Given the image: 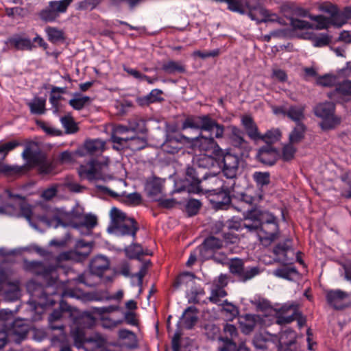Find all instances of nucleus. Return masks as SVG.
I'll return each instance as SVG.
<instances>
[{"mask_svg": "<svg viewBox=\"0 0 351 351\" xmlns=\"http://www.w3.org/2000/svg\"><path fill=\"white\" fill-rule=\"evenodd\" d=\"M25 267L27 271L36 276H42L47 281L50 280L45 287L34 280H30L27 284V289L31 295L29 304L33 311H36L38 306L44 309L47 306H53L56 303L53 297L57 295H60L62 298L80 297L79 291L73 289H66L62 293H58L54 287L56 284L54 267H47L38 261H30L25 263Z\"/></svg>", "mask_w": 351, "mask_h": 351, "instance_id": "f257e3e1", "label": "nucleus"}, {"mask_svg": "<svg viewBox=\"0 0 351 351\" xmlns=\"http://www.w3.org/2000/svg\"><path fill=\"white\" fill-rule=\"evenodd\" d=\"M230 229L239 230L244 228L248 232L256 233L261 242L269 245L275 241L279 235L280 228L278 218L272 213L252 208L245 212L242 223L228 226Z\"/></svg>", "mask_w": 351, "mask_h": 351, "instance_id": "f03ea898", "label": "nucleus"}, {"mask_svg": "<svg viewBox=\"0 0 351 351\" xmlns=\"http://www.w3.org/2000/svg\"><path fill=\"white\" fill-rule=\"evenodd\" d=\"M110 217L108 232L117 236H131L133 241L136 240L139 228L134 219L128 217L125 213L116 207L110 210Z\"/></svg>", "mask_w": 351, "mask_h": 351, "instance_id": "7ed1b4c3", "label": "nucleus"}, {"mask_svg": "<svg viewBox=\"0 0 351 351\" xmlns=\"http://www.w3.org/2000/svg\"><path fill=\"white\" fill-rule=\"evenodd\" d=\"M80 178L89 182L96 180L106 181L111 178L109 171L108 159H91L85 164L80 165L77 169Z\"/></svg>", "mask_w": 351, "mask_h": 351, "instance_id": "20e7f679", "label": "nucleus"}, {"mask_svg": "<svg viewBox=\"0 0 351 351\" xmlns=\"http://www.w3.org/2000/svg\"><path fill=\"white\" fill-rule=\"evenodd\" d=\"M80 178L89 182L96 180L106 181L111 178L109 171L108 159H91L85 164L80 165L77 169Z\"/></svg>", "mask_w": 351, "mask_h": 351, "instance_id": "39448f33", "label": "nucleus"}, {"mask_svg": "<svg viewBox=\"0 0 351 351\" xmlns=\"http://www.w3.org/2000/svg\"><path fill=\"white\" fill-rule=\"evenodd\" d=\"M128 131H132L142 134L146 133V121L140 117L132 118L128 121V126L119 125L117 128L115 132L122 134ZM112 140L114 143L122 145L123 142H127L129 138L120 137L117 136V134H114L112 136ZM130 140L132 141V145L136 144L137 145L135 147L136 149H141L144 148L147 143L146 141L142 138L132 137Z\"/></svg>", "mask_w": 351, "mask_h": 351, "instance_id": "423d86ee", "label": "nucleus"}, {"mask_svg": "<svg viewBox=\"0 0 351 351\" xmlns=\"http://www.w3.org/2000/svg\"><path fill=\"white\" fill-rule=\"evenodd\" d=\"M83 219L81 225L88 229L95 228L97 224V218L95 215L91 214H86L82 215V214H77L74 211L66 213H62L58 216L53 217L49 221V226L57 228L60 226H71L76 227L73 220L75 219Z\"/></svg>", "mask_w": 351, "mask_h": 351, "instance_id": "0eeeda50", "label": "nucleus"}, {"mask_svg": "<svg viewBox=\"0 0 351 351\" xmlns=\"http://www.w3.org/2000/svg\"><path fill=\"white\" fill-rule=\"evenodd\" d=\"M193 143V145L198 147L200 151H204L210 153L213 155V156H204L200 160L202 162H206V164L213 165L215 162L214 157L220 158L222 156V149L215 141L213 137H206L201 135L195 138Z\"/></svg>", "mask_w": 351, "mask_h": 351, "instance_id": "6e6552de", "label": "nucleus"}, {"mask_svg": "<svg viewBox=\"0 0 351 351\" xmlns=\"http://www.w3.org/2000/svg\"><path fill=\"white\" fill-rule=\"evenodd\" d=\"M328 305L335 311H344L351 308V291L340 289H327L324 291Z\"/></svg>", "mask_w": 351, "mask_h": 351, "instance_id": "1a4fd4ad", "label": "nucleus"}, {"mask_svg": "<svg viewBox=\"0 0 351 351\" xmlns=\"http://www.w3.org/2000/svg\"><path fill=\"white\" fill-rule=\"evenodd\" d=\"M73 1H51L49 2L48 6L39 12L38 16L45 23H52L60 16L61 13L66 12Z\"/></svg>", "mask_w": 351, "mask_h": 351, "instance_id": "9d476101", "label": "nucleus"}, {"mask_svg": "<svg viewBox=\"0 0 351 351\" xmlns=\"http://www.w3.org/2000/svg\"><path fill=\"white\" fill-rule=\"evenodd\" d=\"M335 104L333 102H325L319 104L314 109L315 114L322 119L320 127L324 130L333 128L339 121L333 117Z\"/></svg>", "mask_w": 351, "mask_h": 351, "instance_id": "9b49d317", "label": "nucleus"}, {"mask_svg": "<svg viewBox=\"0 0 351 351\" xmlns=\"http://www.w3.org/2000/svg\"><path fill=\"white\" fill-rule=\"evenodd\" d=\"M91 250V245L84 241L80 240L75 245L74 250H70L60 253L56 258L57 263H60L63 261H74L80 262L86 258L90 254Z\"/></svg>", "mask_w": 351, "mask_h": 351, "instance_id": "f8f14e48", "label": "nucleus"}, {"mask_svg": "<svg viewBox=\"0 0 351 351\" xmlns=\"http://www.w3.org/2000/svg\"><path fill=\"white\" fill-rule=\"evenodd\" d=\"M105 339L100 336L85 338L81 332L74 335V344L77 348H83L86 351H98L105 346Z\"/></svg>", "mask_w": 351, "mask_h": 351, "instance_id": "ddd939ff", "label": "nucleus"}, {"mask_svg": "<svg viewBox=\"0 0 351 351\" xmlns=\"http://www.w3.org/2000/svg\"><path fill=\"white\" fill-rule=\"evenodd\" d=\"M189 138L180 133L169 132L166 135V138L162 147V149L169 154H176L186 143H189Z\"/></svg>", "mask_w": 351, "mask_h": 351, "instance_id": "4468645a", "label": "nucleus"}, {"mask_svg": "<svg viewBox=\"0 0 351 351\" xmlns=\"http://www.w3.org/2000/svg\"><path fill=\"white\" fill-rule=\"evenodd\" d=\"M235 185L234 180H228L226 184L219 188L217 191H212L208 194V197L212 203L219 206L228 205L231 202V193L234 190Z\"/></svg>", "mask_w": 351, "mask_h": 351, "instance_id": "2eb2a0df", "label": "nucleus"}, {"mask_svg": "<svg viewBox=\"0 0 351 351\" xmlns=\"http://www.w3.org/2000/svg\"><path fill=\"white\" fill-rule=\"evenodd\" d=\"M223 247V241L213 236L206 238L198 247V251L203 259L211 258L214 254Z\"/></svg>", "mask_w": 351, "mask_h": 351, "instance_id": "dca6fc26", "label": "nucleus"}, {"mask_svg": "<svg viewBox=\"0 0 351 351\" xmlns=\"http://www.w3.org/2000/svg\"><path fill=\"white\" fill-rule=\"evenodd\" d=\"M5 44L9 49L16 51H32L36 47L30 38L19 34H15L8 38Z\"/></svg>", "mask_w": 351, "mask_h": 351, "instance_id": "f3484780", "label": "nucleus"}, {"mask_svg": "<svg viewBox=\"0 0 351 351\" xmlns=\"http://www.w3.org/2000/svg\"><path fill=\"white\" fill-rule=\"evenodd\" d=\"M223 173L228 180H234L239 169V158L237 156L230 153L223 154Z\"/></svg>", "mask_w": 351, "mask_h": 351, "instance_id": "a211bd4d", "label": "nucleus"}, {"mask_svg": "<svg viewBox=\"0 0 351 351\" xmlns=\"http://www.w3.org/2000/svg\"><path fill=\"white\" fill-rule=\"evenodd\" d=\"M326 11L330 14V25L338 27L346 23L351 17V10L348 8H345L343 11H339L336 6L331 5Z\"/></svg>", "mask_w": 351, "mask_h": 351, "instance_id": "6ab92c4d", "label": "nucleus"}, {"mask_svg": "<svg viewBox=\"0 0 351 351\" xmlns=\"http://www.w3.org/2000/svg\"><path fill=\"white\" fill-rule=\"evenodd\" d=\"M228 180H223L219 174L205 173L202 177L203 184L201 185L202 191H205L206 193L217 191L226 184Z\"/></svg>", "mask_w": 351, "mask_h": 351, "instance_id": "aec40b11", "label": "nucleus"}, {"mask_svg": "<svg viewBox=\"0 0 351 351\" xmlns=\"http://www.w3.org/2000/svg\"><path fill=\"white\" fill-rule=\"evenodd\" d=\"M19 292V285L17 281L11 282L3 274L0 275V295L13 300L18 298Z\"/></svg>", "mask_w": 351, "mask_h": 351, "instance_id": "412c9836", "label": "nucleus"}, {"mask_svg": "<svg viewBox=\"0 0 351 351\" xmlns=\"http://www.w3.org/2000/svg\"><path fill=\"white\" fill-rule=\"evenodd\" d=\"M279 156V152L275 147L271 145H266L259 149L256 158L263 164L273 165L278 159Z\"/></svg>", "mask_w": 351, "mask_h": 351, "instance_id": "4be33fe9", "label": "nucleus"}, {"mask_svg": "<svg viewBox=\"0 0 351 351\" xmlns=\"http://www.w3.org/2000/svg\"><path fill=\"white\" fill-rule=\"evenodd\" d=\"M199 172L193 167H188L186 171L185 180L188 183L187 191L189 193H199L202 191L201 182L202 178L199 177Z\"/></svg>", "mask_w": 351, "mask_h": 351, "instance_id": "5701e85b", "label": "nucleus"}, {"mask_svg": "<svg viewBox=\"0 0 351 351\" xmlns=\"http://www.w3.org/2000/svg\"><path fill=\"white\" fill-rule=\"evenodd\" d=\"M71 307L64 303L62 301L60 302V309L54 310L49 317V324L51 330H61L64 328L62 323L61 319L63 316L64 312H71Z\"/></svg>", "mask_w": 351, "mask_h": 351, "instance_id": "b1692460", "label": "nucleus"}, {"mask_svg": "<svg viewBox=\"0 0 351 351\" xmlns=\"http://www.w3.org/2000/svg\"><path fill=\"white\" fill-rule=\"evenodd\" d=\"M348 96H351V81L349 80L338 82L335 90L328 93V97L336 102H342Z\"/></svg>", "mask_w": 351, "mask_h": 351, "instance_id": "393cba45", "label": "nucleus"}, {"mask_svg": "<svg viewBox=\"0 0 351 351\" xmlns=\"http://www.w3.org/2000/svg\"><path fill=\"white\" fill-rule=\"evenodd\" d=\"M230 140L232 145L239 149L242 155L250 150L249 143L243 138V132L236 126H231Z\"/></svg>", "mask_w": 351, "mask_h": 351, "instance_id": "a878e982", "label": "nucleus"}, {"mask_svg": "<svg viewBox=\"0 0 351 351\" xmlns=\"http://www.w3.org/2000/svg\"><path fill=\"white\" fill-rule=\"evenodd\" d=\"M43 153L38 144L34 141H29L26 143L22 156L27 162L31 165L34 162L41 160Z\"/></svg>", "mask_w": 351, "mask_h": 351, "instance_id": "bb28decb", "label": "nucleus"}, {"mask_svg": "<svg viewBox=\"0 0 351 351\" xmlns=\"http://www.w3.org/2000/svg\"><path fill=\"white\" fill-rule=\"evenodd\" d=\"M298 314L291 306H282L276 311V323L279 325L289 324L294 321Z\"/></svg>", "mask_w": 351, "mask_h": 351, "instance_id": "cd10ccee", "label": "nucleus"}, {"mask_svg": "<svg viewBox=\"0 0 351 351\" xmlns=\"http://www.w3.org/2000/svg\"><path fill=\"white\" fill-rule=\"evenodd\" d=\"M279 110L282 114L287 116L296 124L302 123L305 118L304 107L302 106H290L288 108H280Z\"/></svg>", "mask_w": 351, "mask_h": 351, "instance_id": "c85d7f7f", "label": "nucleus"}, {"mask_svg": "<svg viewBox=\"0 0 351 351\" xmlns=\"http://www.w3.org/2000/svg\"><path fill=\"white\" fill-rule=\"evenodd\" d=\"M110 261L104 256H97L90 262V269L93 274L97 276L102 274L109 269Z\"/></svg>", "mask_w": 351, "mask_h": 351, "instance_id": "c756f323", "label": "nucleus"}, {"mask_svg": "<svg viewBox=\"0 0 351 351\" xmlns=\"http://www.w3.org/2000/svg\"><path fill=\"white\" fill-rule=\"evenodd\" d=\"M208 114L197 117H188L183 121L181 130H184L188 128H192L204 130V123L208 121Z\"/></svg>", "mask_w": 351, "mask_h": 351, "instance_id": "7c9ffc66", "label": "nucleus"}, {"mask_svg": "<svg viewBox=\"0 0 351 351\" xmlns=\"http://www.w3.org/2000/svg\"><path fill=\"white\" fill-rule=\"evenodd\" d=\"M241 123L247 136L254 141L260 140L261 134L258 127L252 117L245 115L241 118Z\"/></svg>", "mask_w": 351, "mask_h": 351, "instance_id": "2f4dec72", "label": "nucleus"}, {"mask_svg": "<svg viewBox=\"0 0 351 351\" xmlns=\"http://www.w3.org/2000/svg\"><path fill=\"white\" fill-rule=\"evenodd\" d=\"M274 339L276 346L295 343L297 342V333L295 330L287 328L280 332L279 337L274 335Z\"/></svg>", "mask_w": 351, "mask_h": 351, "instance_id": "473e14b6", "label": "nucleus"}, {"mask_svg": "<svg viewBox=\"0 0 351 351\" xmlns=\"http://www.w3.org/2000/svg\"><path fill=\"white\" fill-rule=\"evenodd\" d=\"M204 131L209 132L216 138H221L223 137L225 128L222 124H219L217 121L211 118L209 115L208 121L204 123Z\"/></svg>", "mask_w": 351, "mask_h": 351, "instance_id": "72a5a7b5", "label": "nucleus"}, {"mask_svg": "<svg viewBox=\"0 0 351 351\" xmlns=\"http://www.w3.org/2000/svg\"><path fill=\"white\" fill-rule=\"evenodd\" d=\"M274 335L268 332L256 334L253 339V344L256 348L267 349L270 343L275 344Z\"/></svg>", "mask_w": 351, "mask_h": 351, "instance_id": "f704fd0d", "label": "nucleus"}, {"mask_svg": "<svg viewBox=\"0 0 351 351\" xmlns=\"http://www.w3.org/2000/svg\"><path fill=\"white\" fill-rule=\"evenodd\" d=\"M306 130V126L304 123H297L289 135V141L293 144L300 143L304 139Z\"/></svg>", "mask_w": 351, "mask_h": 351, "instance_id": "c9c22d12", "label": "nucleus"}, {"mask_svg": "<svg viewBox=\"0 0 351 351\" xmlns=\"http://www.w3.org/2000/svg\"><path fill=\"white\" fill-rule=\"evenodd\" d=\"M146 189L149 196L155 201L162 193L163 182L159 178H154L147 184Z\"/></svg>", "mask_w": 351, "mask_h": 351, "instance_id": "e433bc0d", "label": "nucleus"}, {"mask_svg": "<svg viewBox=\"0 0 351 351\" xmlns=\"http://www.w3.org/2000/svg\"><path fill=\"white\" fill-rule=\"evenodd\" d=\"M84 149L90 155L101 154L105 149V143L99 139H90L85 141Z\"/></svg>", "mask_w": 351, "mask_h": 351, "instance_id": "4c0bfd02", "label": "nucleus"}, {"mask_svg": "<svg viewBox=\"0 0 351 351\" xmlns=\"http://www.w3.org/2000/svg\"><path fill=\"white\" fill-rule=\"evenodd\" d=\"M30 166L38 167V171L41 174H49L51 173L55 168L53 161L49 160L45 154L42 155L41 160L34 162Z\"/></svg>", "mask_w": 351, "mask_h": 351, "instance_id": "58836bf2", "label": "nucleus"}, {"mask_svg": "<svg viewBox=\"0 0 351 351\" xmlns=\"http://www.w3.org/2000/svg\"><path fill=\"white\" fill-rule=\"evenodd\" d=\"M32 114H43L46 112V99L43 97H34L33 99L27 103Z\"/></svg>", "mask_w": 351, "mask_h": 351, "instance_id": "ea45409f", "label": "nucleus"}, {"mask_svg": "<svg viewBox=\"0 0 351 351\" xmlns=\"http://www.w3.org/2000/svg\"><path fill=\"white\" fill-rule=\"evenodd\" d=\"M162 70L167 74L184 73L186 66L182 62L169 60L162 64Z\"/></svg>", "mask_w": 351, "mask_h": 351, "instance_id": "a19ab883", "label": "nucleus"}, {"mask_svg": "<svg viewBox=\"0 0 351 351\" xmlns=\"http://www.w3.org/2000/svg\"><path fill=\"white\" fill-rule=\"evenodd\" d=\"M197 313V309L195 306H189L185 310L183 323L186 328L191 329L195 325L198 319Z\"/></svg>", "mask_w": 351, "mask_h": 351, "instance_id": "79ce46f5", "label": "nucleus"}, {"mask_svg": "<svg viewBox=\"0 0 351 351\" xmlns=\"http://www.w3.org/2000/svg\"><path fill=\"white\" fill-rule=\"evenodd\" d=\"M48 40L52 43L63 42L65 40L64 33L57 27L47 26L45 29Z\"/></svg>", "mask_w": 351, "mask_h": 351, "instance_id": "37998d69", "label": "nucleus"}, {"mask_svg": "<svg viewBox=\"0 0 351 351\" xmlns=\"http://www.w3.org/2000/svg\"><path fill=\"white\" fill-rule=\"evenodd\" d=\"M92 99L88 96H82L79 95V97H75L69 100V104L76 110H82L86 106L90 104Z\"/></svg>", "mask_w": 351, "mask_h": 351, "instance_id": "c03bdc74", "label": "nucleus"}, {"mask_svg": "<svg viewBox=\"0 0 351 351\" xmlns=\"http://www.w3.org/2000/svg\"><path fill=\"white\" fill-rule=\"evenodd\" d=\"M118 336L121 339L128 340V347L130 348H136L138 346V341L136 335L134 332L127 329H121L118 332Z\"/></svg>", "mask_w": 351, "mask_h": 351, "instance_id": "a18cd8bd", "label": "nucleus"}, {"mask_svg": "<svg viewBox=\"0 0 351 351\" xmlns=\"http://www.w3.org/2000/svg\"><path fill=\"white\" fill-rule=\"evenodd\" d=\"M257 317L252 315H246L243 321L240 322L241 330L245 334L250 333L255 328Z\"/></svg>", "mask_w": 351, "mask_h": 351, "instance_id": "49530a36", "label": "nucleus"}, {"mask_svg": "<svg viewBox=\"0 0 351 351\" xmlns=\"http://www.w3.org/2000/svg\"><path fill=\"white\" fill-rule=\"evenodd\" d=\"M60 121L66 134H74L79 130L77 123L71 115L62 117Z\"/></svg>", "mask_w": 351, "mask_h": 351, "instance_id": "de8ad7c7", "label": "nucleus"}, {"mask_svg": "<svg viewBox=\"0 0 351 351\" xmlns=\"http://www.w3.org/2000/svg\"><path fill=\"white\" fill-rule=\"evenodd\" d=\"M274 274L278 277L293 280L298 272L295 267H281L274 270Z\"/></svg>", "mask_w": 351, "mask_h": 351, "instance_id": "09e8293b", "label": "nucleus"}, {"mask_svg": "<svg viewBox=\"0 0 351 351\" xmlns=\"http://www.w3.org/2000/svg\"><path fill=\"white\" fill-rule=\"evenodd\" d=\"M282 134L279 129H271L268 130L264 135L261 134L260 140L265 141L267 145H271L281 138Z\"/></svg>", "mask_w": 351, "mask_h": 351, "instance_id": "8fccbe9b", "label": "nucleus"}, {"mask_svg": "<svg viewBox=\"0 0 351 351\" xmlns=\"http://www.w3.org/2000/svg\"><path fill=\"white\" fill-rule=\"evenodd\" d=\"M246 6L249 11L248 15L252 20L256 19L254 12H259L265 14V10L261 6L259 0H247Z\"/></svg>", "mask_w": 351, "mask_h": 351, "instance_id": "3c124183", "label": "nucleus"}, {"mask_svg": "<svg viewBox=\"0 0 351 351\" xmlns=\"http://www.w3.org/2000/svg\"><path fill=\"white\" fill-rule=\"evenodd\" d=\"M124 251L126 256L130 259L138 258L140 256L144 254L141 245L134 243L127 246Z\"/></svg>", "mask_w": 351, "mask_h": 351, "instance_id": "603ef678", "label": "nucleus"}, {"mask_svg": "<svg viewBox=\"0 0 351 351\" xmlns=\"http://www.w3.org/2000/svg\"><path fill=\"white\" fill-rule=\"evenodd\" d=\"M292 240L287 239L283 242L278 243L273 250L274 254L277 256H286L287 253L291 249Z\"/></svg>", "mask_w": 351, "mask_h": 351, "instance_id": "864d4df0", "label": "nucleus"}, {"mask_svg": "<svg viewBox=\"0 0 351 351\" xmlns=\"http://www.w3.org/2000/svg\"><path fill=\"white\" fill-rule=\"evenodd\" d=\"M260 274V269L258 267H244L243 272H241L239 279L245 282L254 278Z\"/></svg>", "mask_w": 351, "mask_h": 351, "instance_id": "5fc2aeb1", "label": "nucleus"}, {"mask_svg": "<svg viewBox=\"0 0 351 351\" xmlns=\"http://www.w3.org/2000/svg\"><path fill=\"white\" fill-rule=\"evenodd\" d=\"M317 82L319 85L326 87L335 86L336 88L338 84V78L335 75H326L319 77Z\"/></svg>", "mask_w": 351, "mask_h": 351, "instance_id": "6e6d98bb", "label": "nucleus"}, {"mask_svg": "<svg viewBox=\"0 0 351 351\" xmlns=\"http://www.w3.org/2000/svg\"><path fill=\"white\" fill-rule=\"evenodd\" d=\"M293 143H289L285 145L282 149V158L285 161L291 160L295 156L297 149L294 147Z\"/></svg>", "mask_w": 351, "mask_h": 351, "instance_id": "4d7b16f0", "label": "nucleus"}, {"mask_svg": "<svg viewBox=\"0 0 351 351\" xmlns=\"http://www.w3.org/2000/svg\"><path fill=\"white\" fill-rule=\"evenodd\" d=\"M244 263L241 259L234 258L232 259L229 263L230 271L238 277L240 276L244 268Z\"/></svg>", "mask_w": 351, "mask_h": 351, "instance_id": "13d9d810", "label": "nucleus"}, {"mask_svg": "<svg viewBox=\"0 0 351 351\" xmlns=\"http://www.w3.org/2000/svg\"><path fill=\"white\" fill-rule=\"evenodd\" d=\"M202 204L199 200L191 199L186 204V211L189 216H193L197 214Z\"/></svg>", "mask_w": 351, "mask_h": 351, "instance_id": "bf43d9fd", "label": "nucleus"}, {"mask_svg": "<svg viewBox=\"0 0 351 351\" xmlns=\"http://www.w3.org/2000/svg\"><path fill=\"white\" fill-rule=\"evenodd\" d=\"M21 145V143L20 142H19L17 141H9L8 143H5L0 145V156H1L0 159L4 160L5 158L6 157L8 153L10 151L13 150L16 147H18Z\"/></svg>", "mask_w": 351, "mask_h": 351, "instance_id": "052dcab7", "label": "nucleus"}, {"mask_svg": "<svg viewBox=\"0 0 351 351\" xmlns=\"http://www.w3.org/2000/svg\"><path fill=\"white\" fill-rule=\"evenodd\" d=\"M221 306L222 311L225 312L230 319H232L233 317H235L238 315L239 310L237 307L232 303L228 302V300H224L221 304Z\"/></svg>", "mask_w": 351, "mask_h": 351, "instance_id": "680f3d73", "label": "nucleus"}, {"mask_svg": "<svg viewBox=\"0 0 351 351\" xmlns=\"http://www.w3.org/2000/svg\"><path fill=\"white\" fill-rule=\"evenodd\" d=\"M253 178L258 186L267 185L270 182V175L267 172H255Z\"/></svg>", "mask_w": 351, "mask_h": 351, "instance_id": "e2e57ef3", "label": "nucleus"}, {"mask_svg": "<svg viewBox=\"0 0 351 351\" xmlns=\"http://www.w3.org/2000/svg\"><path fill=\"white\" fill-rule=\"evenodd\" d=\"M311 19L317 23L316 29H328L331 25L329 17L323 15L314 16Z\"/></svg>", "mask_w": 351, "mask_h": 351, "instance_id": "0e129e2a", "label": "nucleus"}, {"mask_svg": "<svg viewBox=\"0 0 351 351\" xmlns=\"http://www.w3.org/2000/svg\"><path fill=\"white\" fill-rule=\"evenodd\" d=\"M162 94V90L159 89H154L149 93V95L145 96L143 99L147 104L160 101L163 100V99L161 97Z\"/></svg>", "mask_w": 351, "mask_h": 351, "instance_id": "69168bd1", "label": "nucleus"}, {"mask_svg": "<svg viewBox=\"0 0 351 351\" xmlns=\"http://www.w3.org/2000/svg\"><path fill=\"white\" fill-rule=\"evenodd\" d=\"M226 295V291L223 289L219 287L212 291L208 300L213 304H218L220 299L224 298Z\"/></svg>", "mask_w": 351, "mask_h": 351, "instance_id": "338daca9", "label": "nucleus"}, {"mask_svg": "<svg viewBox=\"0 0 351 351\" xmlns=\"http://www.w3.org/2000/svg\"><path fill=\"white\" fill-rule=\"evenodd\" d=\"M222 344L220 347L221 351H237L238 348L232 339L228 337L221 339Z\"/></svg>", "mask_w": 351, "mask_h": 351, "instance_id": "774afa93", "label": "nucleus"}]
</instances>
